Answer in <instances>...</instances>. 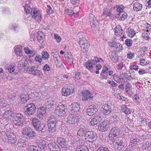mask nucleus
Here are the masks:
<instances>
[{
    "mask_svg": "<svg viewBox=\"0 0 151 151\" xmlns=\"http://www.w3.org/2000/svg\"><path fill=\"white\" fill-rule=\"evenodd\" d=\"M139 140V139L137 138H135L131 140L129 145V146H132V147H134V144H136L137 143V142H138Z\"/></svg>",
    "mask_w": 151,
    "mask_h": 151,
    "instance_id": "49530a36",
    "label": "nucleus"
},
{
    "mask_svg": "<svg viewBox=\"0 0 151 151\" xmlns=\"http://www.w3.org/2000/svg\"><path fill=\"white\" fill-rule=\"evenodd\" d=\"M134 101L136 103H139V102L140 98L139 96L137 94L135 95L134 96Z\"/></svg>",
    "mask_w": 151,
    "mask_h": 151,
    "instance_id": "052dcab7",
    "label": "nucleus"
},
{
    "mask_svg": "<svg viewBox=\"0 0 151 151\" xmlns=\"http://www.w3.org/2000/svg\"><path fill=\"white\" fill-rule=\"evenodd\" d=\"M126 34L129 37H132L135 34V32L133 29L129 27L127 30Z\"/></svg>",
    "mask_w": 151,
    "mask_h": 151,
    "instance_id": "473e14b6",
    "label": "nucleus"
},
{
    "mask_svg": "<svg viewBox=\"0 0 151 151\" xmlns=\"http://www.w3.org/2000/svg\"><path fill=\"white\" fill-rule=\"evenodd\" d=\"M113 121L115 123L117 124L118 123H119L121 122V121L119 117L116 115H114L113 116Z\"/></svg>",
    "mask_w": 151,
    "mask_h": 151,
    "instance_id": "0e129e2a",
    "label": "nucleus"
},
{
    "mask_svg": "<svg viewBox=\"0 0 151 151\" xmlns=\"http://www.w3.org/2000/svg\"><path fill=\"white\" fill-rule=\"evenodd\" d=\"M116 10L119 13L123 12L124 9V6L122 5H120L116 6Z\"/></svg>",
    "mask_w": 151,
    "mask_h": 151,
    "instance_id": "603ef678",
    "label": "nucleus"
},
{
    "mask_svg": "<svg viewBox=\"0 0 151 151\" xmlns=\"http://www.w3.org/2000/svg\"><path fill=\"white\" fill-rule=\"evenodd\" d=\"M11 29L13 31L15 32H18L19 29V27L16 23H14L12 25Z\"/></svg>",
    "mask_w": 151,
    "mask_h": 151,
    "instance_id": "a18cd8bd",
    "label": "nucleus"
},
{
    "mask_svg": "<svg viewBox=\"0 0 151 151\" xmlns=\"http://www.w3.org/2000/svg\"><path fill=\"white\" fill-rule=\"evenodd\" d=\"M57 142L61 146L62 148H63V150H64V149L65 151L66 150V148L67 149V147H66V142L65 139L61 137H58L57 139Z\"/></svg>",
    "mask_w": 151,
    "mask_h": 151,
    "instance_id": "6ab92c4d",
    "label": "nucleus"
},
{
    "mask_svg": "<svg viewBox=\"0 0 151 151\" xmlns=\"http://www.w3.org/2000/svg\"><path fill=\"white\" fill-rule=\"evenodd\" d=\"M25 63H24V60H20L19 61L18 63V68L20 69L23 70H24V69Z\"/></svg>",
    "mask_w": 151,
    "mask_h": 151,
    "instance_id": "a19ab883",
    "label": "nucleus"
},
{
    "mask_svg": "<svg viewBox=\"0 0 151 151\" xmlns=\"http://www.w3.org/2000/svg\"><path fill=\"white\" fill-rule=\"evenodd\" d=\"M22 134L26 139H32L36 136L35 132L28 126L26 127L23 129Z\"/></svg>",
    "mask_w": 151,
    "mask_h": 151,
    "instance_id": "7ed1b4c3",
    "label": "nucleus"
},
{
    "mask_svg": "<svg viewBox=\"0 0 151 151\" xmlns=\"http://www.w3.org/2000/svg\"><path fill=\"white\" fill-rule=\"evenodd\" d=\"M121 131L117 127H114L112 128L110 132L109 137L111 141H115L117 139V137L120 134Z\"/></svg>",
    "mask_w": 151,
    "mask_h": 151,
    "instance_id": "20e7f679",
    "label": "nucleus"
},
{
    "mask_svg": "<svg viewBox=\"0 0 151 151\" xmlns=\"http://www.w3.org/2000/svg\"><path fill=\"white\" fill-rule=\"evenodd\" d=\"M111 9L108 8L104 9L102 11L103 16H105L106 17H109L110 18L113 16Z\"/></svg>",
    "mask_w": 151,
    "mask_h": 151,
    "instance_id": "aec40b11",
    "label": "nucleus"
},
{
    "mask_svg": "<svg viewBox=\"0 0 151 151\" xmlns=\"http://www.w3.org/2000/svg\"><path fill=\"white\" fill-rule=\"evenodd\" d=\"M15 66L14 65H10L8 67V70L10 73H12L14 72L15 70Z\"/></svg>",
    "mask_w": 151,
    "mask_h": 151,
    "instance_id": "6e6d98bb",
    "label": "nucleus"
},
{
    "mask_svg": "<svg viewBox=\"0 0 151 151\" xmlns=\"http://www.w3.org/2000/svg\"><path fill=\"white\" fill-rule=\"evenodd\" d=\"M62 94L65 96H67L72 94L73 92V88L70 86H67L62 89Z\"/></svg>",
    "mask_w": 151,
    "mask_h": 151,
    "instance_id": "9b49d317",
    "label": "nucleus"
},
{
    "mask_svg": "<svg viewBox=\"0 0 151 151\" xmlns=\"http://www.w3.org/2000/svg\"><path fill=\"white\" fill-rule=\"evenodd\" d=\"M89 18L91 24L94 25V26H97L98 24V22L94 15L93 14H89Z\"/></svg>",
    "mask_w": 151,
    "mask_h": 151,
    "instance_id": "5701e85b",
    "label": "nucleus"
},
{
    "mask_svg": "<svg viewBox=\"0 0 151 151\" xmlns=\"http://www.w3.org/2000/svg\"><path fill=\"white\" fill-rule=\"evenodd\" d=\"M48 147L51 151H61L60 147L55 143H49Z\"/></svg>",
    "mask_w": 151,
    "mask_h": 151,
    "instance_id": "a211bd4d",
    "label": "nucleus"
},
{
    "mask_svg": "<svg viewBox=\"0 0 151 151\" xmlns=\"http://www.w3.org/2000/svg\"><path fill=\"white\" fill-rule=\"evenodd\" d=\"M80 105L78 103H75L72 105V111L76 116L80 115L81 113Z\"/></svg>",
    "mask_w": 151,
    "mask_h": 151,
    "instance_id": "ddd939ff",
    "label": "nucleus"
},
{
    "mask_svg": "<svg viewBox=\"0 0 151 151\" xmlns=\"http://www.w3.org/2000/svg\"><path fill=\"white\" fill-rule=\"evenodd\" d=\"M65 60L67 62L68 65H71L73 64V59L72 56H69L65 57Z\"/></svg>",
    "mask_w": 151,
    "mask_h": 151,
    "instance_id": "79ce46f5",
    "label": "nucleus"
},
{
    "mask_svg": "<svg viewBox=\"0 0 151 151\" xmlns=\"http://www.w3.org/2000/svg\"><path fill=\"white\" fill-rule=\"evenodd\" d=\"M145 150H150L151 149V141L150 142H147L144 146Z\"/></svg>",
    "mask_w": 151,
    "mask_h": 151,
    "instance_id": "09e8293b",
    "label": "nucleus"
},
{
    "mask_svg": "<svg viewBox=\"0 0 151 151\" xmlns=\"http://www.w3.org/2000/svg\"><path fill=\"white\" fill-rule=\"evenodd\" d=\"M38 147L41 149L45 148L46 147V142L45 141L43 140H37L36 141Z\"/></svg>",
    "mask_w": 151,
    "mask_h": 151,
    "instance_id": "c85d7f7f",
    "label": "nucleus"
},
{
    "mask_svg": "<svg viewBox=\"0 0 151 151\" xmlns=\"http://www.w3.org/2000/svg\"><path fill=\"white\" fill-rule=\"evenodd\" d=\"M80 2L79 0H71V3L73 6L75 7H77V8L79 9V7H78Z\"/></svg>",
    "mask_w": 151,
    "mask_h": 151,
    "instance_id": "5fc2aeb1",
    "label": "nucleus"
},
{
    "mask_svg": "<svg viewBox=\"0 0 151 151\" xmlns=\"http://www.w3.org/2000/svg\"><path fill=\"white\" fill-rule=\"evenodd\" d=\"M57 124H48V131L50 133H52L55 132L57 130Z\"/></svg>",
    "mask_w": 151,
    "mask_h": 151,
    "instance_id": "c756f323",
    "label": "nucleus"
},
{
    "mask_svg": "<svg viewBox=\"0 0 151 151\" xmlns=\"http://www.w3.org/2000/svg\"><path fill=\"white\" fill-rule=\"evenodd\" d=\"M111 60L114 63H116L118 61V57L116 56L115 55L112 56L111 58Z\"/></svg>",
    "mask_w": 151,
    "mask_h": 151,
    "instance_id": "338daca9",
    "label": "nucleus"
},
{
    "mask_svg": "<svg viewBox=\"0 0 151 151\" xmlns=\"http://www.w3.org/2000/svg\"><path fill=\"white\" fill-rule=\"evenodd\" d=\"M118 15V18L121 20H124L127 17V13L124 12L119 13Z\"/></svg>",
    "mask_w": 151,
    "mask_h": 151,
    "instance_id": "e433bc0d",
    "label": "nucleus"
},
{
    "mask_svg": "<svg viewBox=\"0 0 151 151\" xmlns=\"http://www.w3.org/2000/svg\"><path fill=\"white\" fill-rule=\"evenodd\" d=\"M96 151H110L109 148L103 146H100L98 148Z\"/></svg>",
    "mask_w": 151,
    "mask_h": 151,
    "instance_id": "8fccbe9b",
    "label": "nucleus"
},
{
    "mask_svg": "<svg viewBox=\"0 0 151 151\" xmlns=\"http://www.w3.org/2000/svg\"><path fill=\"white\" fill-rule=\"evenodd\" d=\"M15 52L16 55L19 56L22 55V51L21 49L19 48H16L15 50Z\"/></svg>",
    "mask_w": 151,
    "mask_h": 151,
    "instance_id": "13d9d810",
    "label": "nucleus"
},
{
    "mask_svg": "<svg viewBox=\"0 0 151 151\" xmlns=\"http://www.w3.org/2000/svg\"><path fill=\"white\" fill-rule=\"evenodd\" d=\"M89 142H91L96 140L97 136L96 134L93 131H87L86 133L85 136Z\"/></svg>",
    "mask_w": 151,
    "mask_h": 151,
    "instance_id": "f8f14e48",
    "label": "nucleus"
},
{
    "mask_svg": "<svg viewBox=\"0 0 151 151\" xmlns=\"http://www.w3.org/2000/svg\"><path fill=\"white\" fill-rule=\"evenodd\" d=\"M82 99L83 101H86L90 100L93 97V95L90 91L86 90L82 93Z\"/></svg>",
    "mask_w": 151,
    "mask_h": 151,
    "instance_id": "2eb2a0df",
    "label": "nucleus"
},
{
    "mask_svg": "<svg viewBox=\"0 0 151 151\" xmlns=\"http://www.w3.org/2000/svg\"><path fill=\"white\" fill-rule=\"evenodd\" d=\"M19 98L21 100V103H23L27 101L29 99V97L27 94H22Z\"/></svg>",
    "mask_w": 151,
    "mask_h": 151,
    "instance_id": "4c0bfd02",
    "label": "nucleus"
},
{
    "mask_svg": "<svg viewBox=\"0 0 151 151\" xmlns=\"http://www.w3.org/2000/svg\"><path fill=\"white\" fill-rule=\"evenodd\" d=\"M27 151H38L37 147L34 145L28 147Z\"/></svg>",
    "mask_w": 151,
    "mask_h": 151,
    "instance_id": "3c124183",
    "label": "nucleus"
},
{
    "mask_svg": "<svg viewBox=\"0 0 151 151\" xmlns=\"http://www.w3.org/2000/svg\"><path fill=\"white\" fill-rule=\"evenodd\" d=\"M56 104V102L53 99H48L45 103V106L46 108L51 109L54 108Z\"/></svg>",
    "mask_w": 151,
    "mask_h": 151,
    "instance_id": "dca6fc26",
    "label": "nucleus"
},
{
    "mask_svg": "<svg viewBox=\"0 0 151 151\" xmlns=\"http://www.w3.org/2000/svg\"><path fill=\"white\" fill-rule=\"evenodd\" d=\"M24 117L21 113L15 114L14 116L13 123L19 127H22Z\"/></svg>",
    "mask_w": 151,
    "mask_h": 151,
    "instance_id": "39448f33",
    "label": "nucleus"
},
{
    "mask_svg": "<svg viewBox=\"0 0 151 151\" xmlns=\"http://www.w3.org/2000/svg\"><path fill=\"white\" fill-rule=\"evenodd\" d=\"M79 37L80 38L79 43L80 47L84 52H86L90 47V44L84 37H80L79 35Z\"/></svg>",
    "mask_w": 151,
    "mask_h": 151,
    "instance_id": "423d86ee",
    "label": "nucleus"
},
{
    "mask_svg": "<svg viewBox=\"0 0 151 151\" xmlns=\"http://www.w3.org/2000/svg\"><path fill=\"white\" fill-rule=\"evenodd\" d=\"M102 120V117L99 116H96L94 118L92 119L90 121L91 125L92 126H94L97 124Z\"/></svg>",
    "mask_w": 151,
    "mask_h": 151,
    "instance_id": "393cba45",
    "label": "nucleus"
},
{
    "mask_svg": "<svg viewBox=\"0 0 151 151\" xmlns=\"http://www.w3.org/2000/svg\"><path fill=\"white\" fill-rule=\"evenodd\" d=\"M114 80L117 83H124V80L123 78H121L118 75H113Z\"/></svg>",
    "mask_w": 151,
    "mask_h": 151,
    "instance_id": "2f4dec72",
    "label": "nucleus"
},
{
    "mask_svg": "<svg viewBox=\"0 0 151 151\" xmlns=\"http://www.w3.org/2000/svg\"><path fill=\"white\" fill-rule=\"evenodd\" d=\"M36 108L33 103L27 104L24 108V113L27 116H31L35 113Z\"/></svg>",
    "mask_w": 151,
    "mask_h": 151,
    "instance_id": "0eeeda50",
    "label": "nucleus"
},
{
    "mask_svg": "<svg viewBox=\"0 0 151 151\" xmlns=\"http://www.w3.org/2000/svg\"><path fill=\"white\" fill-rule=\"evenodd\" d=\"M77 119L76 117H74L72 115H69L65 119L66 122L70 124H74L77 122Z\"/></svg>",
    "mask_w": 151,
    "mask_h": 151,
    "instance_id": "4be33fe9",
    "label": "nucleus"
},
{
    "mask_svg": "<svg viewBox=\"0 0 151 151\" xmlns=\"http://www.w3.org/2000/svg\"><path fill=\"white\" fill-rule=\"evenodd\" d=\"M35 128L38 132L44 133L46 132V129L44 124L40 123Z\"/></svg>",
    "mask_w": 151,
    "mask_h": 151,
    "instance_id": "b1692460",
    "label": "nucleus"
},
{
    "mask_svg": "<svg viewBox=\"0 0 151 151\" xmlns=\"http://www.w3.org/2000/svg\"><path fill=\"white\" fill-rule=\"evenodd\" d=\"M97 111V109L94 106L89 107L87 110L86 113L90 116L93 115Z\"/></svg>",
    "mask_w": 151,
    "mask_h": 151,
    "instance_id": "cd10ccee",
    "label": "nucleus"
},
{
    "mask_svg": "<svg viewBox=\"0 0 151 151\" xmlns=\"http://www.w3.org/2000/svg\"><path fill=\"white\" fill-rule=\"evenodd\" d=\"M132 4H133L134 10V11L138 12L141 11L142 9V4L138 2H133Z\"/></svg>",
    "mask_w": 151,
    "mask_h": 151,
    "instance_id": "bb28decb",
    "label": "nucleus"
},
{
    "mask_svg": "<svg viewBox=\"0 0 151 151\" xmlns=\"http://www.w3.org/2000/svg\"><path fill=\"white\" fill-rule=\"evenodd\" d=\"M122 111L126 114H129L131 113V111L128 108L127 106L123 105L121 106Z\"/></svg>",
    "mask_w": 151,
    "mask_h": 151,
    "instance_id": "72a5a7b5",
    "label": "nucleus"
},
{
    "mask_svg": "<svg viewBox=\"0 0 151 151\" xmlns=\"http://www.w3.org/2000/svg\"><path fill=\"white\" fill-rule=\"evenodd\" d=\"M99 60H98L97 57H94L93 59H92L91 61H89L86 64V68L91 71L92 72L91 70L93 67V65L95 64V63H99Z\"/></svg>",
    "mask_w": 151,
    "mask_h": 151,
    "instance_id": "4468645a",
    "label": "nucleus"
},
{
    "mask_svg": "<svg viewBox=\"0 0 151 151\" xmlns=\"http://www.w3.org/2000/svg\"><path fill=\"white\" fill-rule=\"evenodd\" d=\"M17 142L16 136L12 134L11 137H9L8 142L11 144H13Z\"/></svg>",
    "mask_w": 151,
    "mask_h": 151,
    "instance_id": "f704fd0d",
    "label": "nucleus"
},
{
    "mask_svg": "<svg viewBox=\"0 0 151 151\" xmlns=\"http://www.w3.org/2000/svg\"><path fill=\"white\" fill-rule=\"evenodd\" d=\"M44 36H43V34H42V35H39L38 36H37V39L38 41L40 42V43H41V44L43 43H44L45 42H44L43 39H44Z\"/></svg>",
    "mask_w": 151,
    "mask_h": 151,
    "instance_id": "4d7b16f0",
    "label": "nucleus"
},
{
    "mask_svg": "<svg viewBox=\"0 0 151 151\" xmlns=\"http://www.w3.org/2000/svg\"><path fill=\"white\" fill-rule=\"evenodd\" d=\"M134 54L132 52L129 51L127 55V57L130 59H131L134 58Z\"/></svg>",
    "mask_w": 151,
    "mask_h": 151,
    "instance_id": "bf43d9fd",
    "label": "nucleus"
},
{
    "mask_svg": "<svg viewBox=\"0 0 151 151\" xmlns=\"http://www.w3.org/2000/svg\"><path fill=\"white\" fill-rule=\"evenodd\" d=\"M149 31L147 30L146 31L143 33L142 34V36L145 40H148L150 39L149 37L150 34L148 33Z\"/></svg>",
    "mask_w": 151,
    "mask_h": 151,
    "instance_id": "c03bdc74",
    "label": "nucleus"
},
{
    "mask_svg": "<svg viewBox=\"0 0 151 151\" xmlns=\"http://www.w3.org/2000/svg\"><path fill=\"white\" fill-rule=\"evenodd\" d=\"M86 132V128L83 125H81L80 128L77 132V134L80 136H85Z\"/></svg>",
    "mask_w": 151,
    "mask_h": 151,
    "instance_id": "a878e982",
    "label": "nucleus"
},
{
    "mask_svg": "<svg viewBox=\"0 0 151 151\" xmlns=\"http://www.w3.org/2000/svg\"><path fill=\"white\" fill-rule=\"evenodd\" d=\"M24 7L25 12L27 14L30 13L31 15L33 18L37 17L39 19H40L41 18V15L40 12L35 9H32L30 7L28 4H26Z\"/></svg>",
    "mask_w": 151,
    "mask_h": 151,
    "instance_id": "f03ea898",
    "label": "nucleus"
},
{
    "mask_svg": "<svg viewBox=\"0 0 151 151\" xmlns=\"http://www.w3.org/2000/svg\"><path fill=\"white\" fill-rule=\"evenodd\" d=\"M43 69L45 71H49L50 68L49 65L47 64H46L43 67Z\"/></svg>",
    "mask_w": 151,
    "mask_h": 151,
    "instance_id": "774afa93",
    "label": "nucleus"
},
{
    "mask_svg": "<svg viewBox=\"0 0 151 151\" xmlns=\"http://www.w3.org/2000/svg\"><path fill=\"white\" fill-rule=\"evenodd\" d=\"M54 113L58 116H63L66 113L65 107L63 104L59 105L55 108Z\"/></svg>",
    "mask_w": 151,
    "mask_h": 151,
    "instance_id": "6e6552de",
    "label": "nucleus"
},
{
    "mask_svg": "<svg viewBox=\"0 0 151 151\" xmlns=\"http://www.w3.org/2000/svg\"><path fill=\"white\" fill-rule=\"evenodd\" d=\"M88 148L86 146H78L76 148V151H88Z\"/></svg>",
    "mask_w": 151,
    "mask_h": 151,
    "instance_id": "ea45409f",
    "label": "nucleus"
},
{
    "mask_svg": "<svg viewBox=\"0 0 151 151\" xmlns=\"http://www.w3.org/2000/svg\"><path fill=\"white\" fill-rule=\"evenodd\" d=\"M46 111L44 107L41 108L39 111V113L37 114V116H39L40 118H42L43 115L46 113Z\"/></svg>",
    "mask_w": 151,
    "mask_h": 151,
    "instance_id": "37998d69",
    "label": "nucleus"
},
{
    "mask_svg": "<svg viewBox=\"0 0 151 151\" xmlns=\"http://www.w3.org/2000/svg\"><path fill=\"white\" fill-rule=\"evenodd\" d=\"M29 71L30 74L38 77H41L42 75V73L41 71L38 69H35L33 67L29 69Z\"/></svg>",
    "mask_w": 151,
    "mask_h": 151,
    "instance_id": "f3484780",
    "label": "nucleus"
},
{
    "mask_svg": "<svg viewBox=\"0 0 151 151\" xmlns=\"http://www.w3.org/2000/svg\"><path fill=\"white\" fill-rule=\"evenodd\" d=\"M102 111L104 114L108 115L113 111L114 107L112 104H110L109 105L108 104L103 105L102 106Z\"/></svg>",
    "mask_w": 151,
    "mask_h": 151,
    "instance_id": "1a4fd4ad",
    "label": "nucleus"
},
{
    "mask_svg": "<svg viewBox=\"0 0 151 151\" xmlns=\"http://www.w3.org/2000/svg\"><path fill=\"white\" fill-rule=\"evenodd\" d=\"M35 58L36 62H38L39 63H41L42 60V59L41 56L38 54H37L36 55Z\"/></svg>",
    "mask_w": 151,
    "mask_h": 151,
    "instance_id": "680f3d73",
    "label": "nucleus"
},
{
    "mask_svg": "<svg viewBox=\"0 0 151 151\" xmlns=\"http://www.w3.org/2000/svg\"><path fill=\"white\" fill-rule=\"evenodd\" d=\"M30 120L32 121V125L35 128L40 123L38 119L36 118H31Z\"/></svg>",
    "mask_w": 151,
    "mask_h": 151,
    "instance_id": "58836bf2",
    "label": "nucleus"
},
{
    "mask_svg": "<svg viewBox=\"0 0 151 151\" xmlns=\"http://www.w3.org/2000/svg\"><path fill=\"white\" fill-rule=\"evenodd\" d=\"M54 37L55 39L59 43L60 42L61 39L58 34H55Z\"/></svg>",
    "mask_w": 151,
    "mask_h": 151,
    "instance_id": "69168bd1",
    "label": "nucleus"
},
{
    "mask_svg": "<svg viewBox=\"0 0 151 151\" xmlns=\"http://www.w3.org/2000/svg\"><path fill=\"white\" fill-rule=\"evenodd\" d=\"M114 30L115 34L116 36L118 37L120 36L121 38H122L124 36L123 35H122V36L123 32V30L122 27L119 25L116 26L114 28Z\"/></svg>",
    "mask_w": 151,
    "mask_h": 151,
    "instance_id": "412c9836",
    "label": "nucleus"
},
{
    "mask_svg": "<svg viewBox=\"0 0 151 151\" xmlns=\"http://www.w3.org/2000/svg\"><path fill=\"white\" fill-rule=\"evenodd\" d=\"M0 102V105L2 107V109L5 111L4 113L3 118L8 119H10L14 113L13 110L12 109L7 108H8L9 105L6 104V101L5 99H1Z\"/></svg>",
    "mask_w": 151,
    "mask_h": 151,
    "instance_id": "f257e3e1",
    "label": "nucleus"
},
{
    "mask_svg": "<svg viewBox=\"0 0 151 151\" xmlns=\"http://www.w3.org/2000/svg\"><path fill=\"white\" fill-rule=\"evenodd\" d=\"M126 44L129 47H130L132 46L133 43L132 41L130 39H127L125 41Z\"/></svg>",
    "mask_w": 151,
    "mask_h": 151,
    "instance_id": "e2e57ef3",
    "label": "nucleus"
},
{
    "mask_svg": "<svg viewBox=\"0 0 151 151\" xmlns=\"http://www.w3.org/2000/svg\"><path fill=\"white\" fill-rule=\"evenodd\" d=\"M113 47L114 48V49H116V50H117L118 49H119V50H122V45L120 44L119 43H116V42L114 44V47Z\"/></svg>",
    "mask_w": 151,
    "mask_h": 151,
    "instance_id": "de8ad7c7",
    "label": "nucleus"
},
{
    "mask_svg": "<svg viewBox=\"0 0 151 151\" xmlns=\"http://www.w3.org/2000/svg\"><path fill=\"white\" fill-rule=\"evenodd\" d=\"M28 144V142L24 140L20 139L19 140L17 145L20 148L26 147Z\"/></svg>",
    "mask_w": 151,
    "mask_h": 151,
    "instance_id": "7c9ffc66",
    "label": "nucleus"
},
{
    "mask_svg": "<svg viewBox=\"0 0 151 151\" xmlns=\"http://www.w3.org/2000/svg\"><path fill=\"white\" fill-rule=\"evenodd\" d=\"M57 122L56 119L54 116H51L49 117L48 124H57Z\"/></svg>",
    "mask_w": 151,
    "mask_h": 151,
    "instance_id": "c9c22d12",
    "label": "nucleus"
},
{
    "mask_svg": "<svg viewBox=\"0 0 151 151\" xmlns=\"http://www.w3.org/2000/svg\"><path fill=\"white\" fill-rule=\"evenodd\" d=\"M42 57L44 59L47 60L49 58L50 55L47 52L44 51L42 52Z\"/></svg>",
    "mask_w": 151,
    "mask_h": 151,
    "instance_id": "864d4df0",
    "label": "nucleus"
},
{
    "mask_svg": "<svg viewBox=\"0 0 151 151\" xmlns=\"http://www.w3.org/2000/svg\"><path fill=\"white\" fill-rule=\"evenodd\" d=\"M109 122L106 120L101 122L98 126L99 130L101 132H104L107 131L110 127Z\"/></svg>",
    "mask_w": 151,
    "mask_h": 151,
    "instance_id": "9d476101",
    "label": "nucleus"
}]
</instances>
